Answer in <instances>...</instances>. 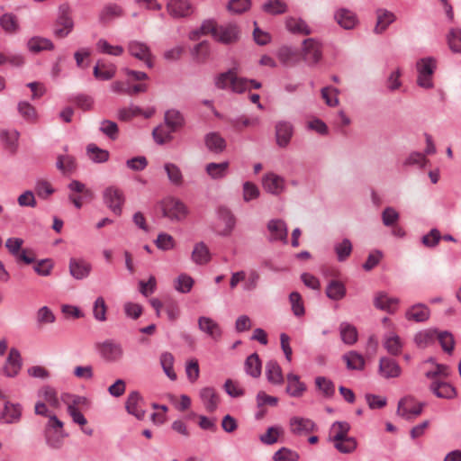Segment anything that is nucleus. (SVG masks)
Segmentation results:
<instances>
[{
    "mask_svg": "<svg viewBox=\"0 0 461 461\" xmlns=\"http://www.w3.org/2000/svg\"><path fill=\"white\" fill-rule=\"evenodd\" d=\"M448 375V367L445 365H436L434 369L427 371L425 374L427 378L432 380L429 388L438 398L453 399L456 396V388L449 383L439 379V377H447Z\"/></svg>",
    "mask_w": 461,
    "mask_h": 461,
    "instance_id": "f257e3e1",
    "label": "nucleus"
},
{
    "mask_svg": "<svg viewBox=\"0 0 461 461\" xmlns=\"http://www.w3.org/2000/svg\"><path fill=\"white\" fill-rule=\"evenodd\" d=\"M437 69V59L433 57H425L416 62L417 85L426 90L434 87L433 75Z\"/></svg>",
    "mask_w": 461,
    "mask_h": 461,
    "instance_id": "f03ea898",
    "label": "nucleus"
},
{
    "mask_svg": "<svg viewBox=\"0 0 461 461\" xmlns=\"http://www.w3.org/2000/svg\"><path fill=\"white\" fill-rule=\"evenodd\" d=\"M214 83L220 89L230 90L237 94L247 91L249 86L248 79L239 77L232 69L219 74L215 77Z\"/></svg>",
    "mask_w": 461,
    "mask_h": 461,
    "instance_id": "7ed1b4c3",
    "label": "nucleus"
},
{
    "mask_svg": "<svg viewBox=\"0 0 461 461\" xmlns=\"http://www.w3.org/2000/svg\"><path fill=\"white\" fill-rule=\"evenodd\" d=\"M68 5H61L59 8V15L55 23L53 34L55 37L64 39L73 31L75 23L71 16Z\"/></svg>",
    "mask_w": 461,
    "mask_h": 461,
    "instance_id": "20e7f679",
    "label": "nucleus"
},
{
    "mask_svg": "<svg viewBox=\"0 0 461 461\" xmlns=\"http://www.w3.org/2000/svg\"><path fill=\"white\" fill-rule=\"evenodd\" d=\"M129 53L135 59L143 61L148 68L153 67V55L149 46L140 41L132 40L127 44Z\"/></svg>",
    "mask_w": 461,
    "mask_h": 461,
    "instance_id": "39448f33",
    "label": "nucleus"
},
{
    "mask_svg": "<svg viewBox=\"0 0 461 461\" xmlns=\"http://www.w3.org/2000/svg\"><path fill=\"white\" fill-rule=\"evenodd\" d=\"M163 215L170 220L182 221L187 215V208L178 199L167 198L162 203Z\"/></svg>",
    "mask_w": 461,
    "mask_h": 461,
    "instance_id": "423d86ee",
    "label": "nucleus"
},
{
    "mask_svg": "<svg viewBox=\"0 0 461 461\" xmlns=\"http://www.w3.org/2000/svg\"><path fill=\"white\" fill-rule=\"evenodd\" d=\"M104 203L116 215H121L124 195L121 189L108 186L103 193Z\"/></svg>",
    "mask_w": 461,
    "mask_h": 461,
    "instance_id": "0eeeda50",
    "label": "nucleus"
},
{
    "mask_svg": "<svg viewBox=\"0 0 461 461\" xmlns=\"http://www.w3.org/2000/svg\"><path fill=\"white\" fill-rule=\"evenodd\" d=\"M23 366V359L20 351L16 348L9 350L8 356L1 368V373L6 377H15Z\"/></svg>",
    "mask_w": 461,
    "mask_h": 461,
    "instance_id": "6e6552de",
    "label": "nucleus"
},
{
    "mask_svg": "<svg viewBox=\"0 0 461 461\" xmlns=\"http://www.w3.org/2000/svg\"><path fill=\"white\" fill-rule=\"evenodd\" d=\"M268 240L270 242H288V228L286 223L280 219H272L267 225Z\"/></svg>",
    "mask_w": 461,
    "mask_h": 461,
    "instance_id": "1a4fd4ad",
    "label": "nucleus"
},
{
    "mask_svg": "<svg viewBox=\"0 0 461 461\" xmlns=\"http://www.w3.org/2000/svg\"><path fill=\"white\" fill-rule=\"evenodd\" d=\"M322 57L321 44L315 39L309 38L303 42V58L309 65L317 64Z\"/></svg>",
    "mask_w": 461,
    "mask_h": 461,
    "instance_id": "9d476101",
    "label": "nucleus"
},
{
    "mask_svg": "<svg viewBox=\"0 0 461 461\" xmlns=\"http://www.w3.org/2000/svg\"><path fill=\"white\" fill-rule=\"evenodd\" d=\"M166 8L168 14L175 19L188 17L194 11L190 0H167Z\"/></svg>",
    "mask_w": 461,
    "mask_h": 461,
    "instance_id": "9b49d317",
    "label": "nucleus"
},
{
    "mask_svg": "<svg viewBox=\"0 0 461 461\" xmlns=\"http://www.w3.org/2000/svg\"><path fill=\"white\" fill-rule=\"evenodd\" d=\"M423 405L411 397H404L399 401L397 414L405 420H412L422 411Z\"/></svg>",
    "mask_w": 461,
    "mask_h": 461,
    "instance_id": "f8f14e48",
    "label": "nucleus"
},
{
    "mask_svg": "<svg viewBox=\"0 0 461 461\" xmlns=\"http://www.w3.org/2000/svg\"><path fill=\"white\" fill-rule=\"evenodd\" d=\"M98 350L101 357L109 362H116L122 359L123 348L119 342L107 339L98 345Z\"/></svg>",
    "mask_w": 461,
    "mask_h": 461,
    "instance_id": "ddd939ff",
    "label": "nucleus"
},
{
    "mask_svg": "<svg viewBox=\"0 0 461 461\" xmlns=\"http://www.w3.org/2000/svg\"><path fill=\"white\" fill-rule=\"evenodd\" d=\"M289 428L291 433L298 437L306 436L317 429V426L313 420L299 416H294L290 419Z\"/></svg>",
    "mask_w": 461,
    "mask_h": 461,
    "instance_id": "4468645a",
    "label": "nucleus"
},
{
    "mask_svg": "<svg viewBox=\"0 0 461 461\" xmlns=\"http://www.w3.org/2000/svg\"><path fill=\"white\" fill-rule=\"evenodd\" d=\"M399 304L400 299L398 297L390 296L385 292H377L374 296L375 307L391 314L398 310Z\"/></svg>",
    "mask_w": 461,
    "mask_h": 461,
    "instance_id": "2eb2a0df",
    "label": "nucleus"
},
{
    "mask_svg": "<svg viewBox=\"0 0 461 461\" xmlns=\"http://www.w3.org/2000/svg\"><path fill=\"white\" fill-rule=\"evenodd\" d=\"M378 374L384 379L397 378L402 375V368L394 359L383 357L379 359Z\"/></svg>",
    "mask_w": 461,
    "mask_h": 461,
    "instance_id": "dca6fc26",
    "label": "nucleus"
},
{
    "mask_svg": "<svg viewBox=\"0 0 461 461\" xmlns=\"http://www.w3.org/2000/svg\"><path fill=\"white\" fill-rule=\"evenodd\" d=\"M23 244V240L21 238H9L5 241L6 249L17 260L23 261L26 264H31L35 258L33 256L28 255L25 249H21Z\"/></svg>",
    "mask_w": 461,
    "mask_h": 461,
    "instance_id": "f3484780",
    "label": "nucleus"
},
{
    "mask_svg": "<svg viewBox=\"0 0 461 461\" xmlns=\"http://www.w3.org/2000/svg\"><path fill=\"white\" fill-rule=\"evenodd\" d=\"M334 20L345 30H353L358 23L356 13L348 8H339L334 12Z\"/></svg>",
    "mask_w": 461,
    "mask_h": 461,
    "instance_id": "a211bd4d",
    "label": "nucleus"
},
{
    "mask_svg": "<svg viewBox=\"0 0 461 461\" xmlns=\"http://www.w3.org/2000/svg\"><path fill=\"white\" fill-rule=\"evenodd\" d=\"M70 275L77 280L86 278L91 271L92 265L84 258H71L68 264Z\"/></svg>",
    "mask_w": 461,
    "mask_h": 461,
    "instance_id": "6ab92c4d",
    "label": "nucleus"
},
{
    "mask_svg": "<svg viewBox=\"0 0 461 461\" xmlns=\"http://www.w3.org/2000/svg\"><path fill=\"white\" fill-rule=\"evenodd\" d=\"M264 189L272 194L278 195L284 192L285 188V181L284 177L275 174L268 173L262 179Z\"/></svg>",
    "mask_w": 461,
    "mask_h": 461,
    "instance_id": "aec40b11",
    "label": "nucleus"
},
{
    "mask_svg": "<svg viewBox=\"0 0 461 461\" xmlns=\"http://www.w3.org/2000/svg\"><path fill=\"white\" fill-rule=\"evenodd\" d=\"M294 134V127L288 121H279L276 124V143L281 148H285L291 141Z\"/></svg>",
    "mask_w": 461,
    "mask_h": 461,
    "instance_id": "412c9836",
    "label": "nucleus"
},
{
    "mask_svg": "<svg viewBox=\"0 0 461 461\" xmlns=\"http://www.w3.org/2000/svg\"><path fill=\"white\" fill-rule=\"evenodd\" d=\"M143 399L137 391H133L129 393L125 408L128 413L133 415L138 420H143L145 416V411L142 408Z\"/></svg>",
    "mask_w": 461,
    "mask_h": 461,
    "instance_id": "4be33fe9",
    "label": "nucleus"
},
{
    "mask_svg": "<svg viewBox=\"0 0 461 461\" xmlns=\"http://www.w3.org/2000/svg\"><path fill=\"white\" fill-rule=\"evenodd\" d=\"M199 330L209 336L214 340H219L221 337L222 331L218 322L213 319L206 316L198 318Z\"/></svg>",
    "mask_w": 461,
    "mask_h": 461,
    "instance_id": "5701e85b",
    "label": "nucleus"
},
{
    "mask_svg": "<svg viewBox=\"0 0 461 461\" xmlns=\"http://www.w3.org/2000/svg\"><path fill=\"white\" fill-rule=\"evenodd\" d=\"M217 213L220 223L223 225L222 228L218 230V234L221 236L230 235L236 224L234 215L229 209L224 207L219 208Z\"/></svg>",
    "mask_w": 461,
    "mask_h": 461,
    "instance_id": "b1692460",
    "label": "nucleus"
},
{
    "mask_svg": "<svg viewBox=\"0 0 461 461\" xmlns=\"http://www.w3.org/2000/svg\"><path fill=\"white\" fill-rule=\"evenodd\" d=\"M287 385L285 392L291 397L300 398L307 390L306 384L301 381L300 376L294 373L286 375Z\"/></svg>",
    "mask_w": 461,
    "mask_h": 461,
    "instance_id": "393cba45",
    "label": "nucleus"
},
{
    "mask_svg": "<svg viewBox=\"0 0 461 461\" xmlns=\"http://www.w3.org/2000/svg\"><path fill=\"white\" fill-rule=\"evenodd\" d=\"M383 345L390 355L398 356L402 353L404 343L394 331H388L384 335Z\"/></svg>",
    "mask_w": 461,
    "mask_h": 461,
    "instance_id": "a878e982",
    "label": "nucleus"
},
{
    "mask_svg": "<svg viewBox=\"0 0 461 461\" xmlns=\"http://www.w3.org/2000/svg\"><path fill=\"white\" fill-rule=\"evenodd\" d=\"M404 316L409 321L424 322L429 320L430 311L427 305L416 303L406 310Z\"/></svg>",
    "mask_w": 461,
    "mask_h": 461,
    "instance_id": "bb28decb",
    "label": "nucleus"
},
{
    "mask_svg": "<svg viewBox=\"0 0 461 461\" xmlns=\"http://www.w3.org/2000/svg\"><path fill=\"white\" fill-rule=\"evenodd\" d=\"M375 14L376 23L374 32L375 34H382L395 21L396 16L393 12L386 9H378Z\"/></svg>",
    "mask_w": 461,
    "mask_h": 461,
    "instance_id": "cd10ccee",
    "label": "nucleus"
},
{
    "mask_svg": "<svg viewBox=\"0 0 461 461\" xmlns=\"http://www.w3.org/2000/svg\"><path fill=\"white\" fill-rule=\"evenodd\" d=\"M239 32L237 25L232 23L218 26L214 39L225 44L231 43L238 40Z\"/></svg>",
    "mask_w": 461,
    "mask_h": 461,
    "instance_id": "c85d7f7f",
    "label": "nucleus"
},
{
    "mask_svg": "<svg viewBox=\"0 0 461 461\" xmlns=\"http://www.w3.org/2000/svg\"><path fill=\"white\" fill-rule=\"evenodd\" d=\"M35 325L38 330H41L56 321V315L48 306L40 307L34 316Z\"/></svg>",
    "mask_w": 461,
    "mask_h": 461,
    "instance_id": "c756f323",
    "label": "nucleus"
},
{
    "mask_svg": "<svg viewBox=\"0 0 461 461\" xmlns=\"http://www.w3.org/2000/svg\"><path fill=\"white\" fill-rule=\"evenodd\" d=\"M22 415V407L20 404H14L7 402L5 404L4 411L0 414V420L3 423L11 424L17 422Z\"/></svg>",
    "mask_w": 461,
    "mask_h": 461,
    "instance_id": "7c9ffc66",
    "label": "nucleus"
},
{
    "mask_svg": "<svg viewBox=\"0 0 461 461\" xmlns=\"http://www.w3.org/2000/svg\"><path fill=\"white\" fill-rule=\"evenodd\" d=\"M230 163L223 161L221 163L210 162L205 166V172L212 180L223 179L229 172Z\"/></svg>",
    "mask_w": 461,
    "mask_h": 461,
    "instance_id": "2f4dec72",
    "label": "nucleus"
},
{
    "mask_svg": "<svg viewBox=\"0 0 461 461\" xmlns=\"http://www.w3.org/2000/svg\"><path fill=\"white\" fill-rule=\"evenodd\" d=\"M266 376L272 384L280 385L284 383L282 368L275 360H270L266 364Z\"/></svg>",
    "mask_w": 461,
    "mask_h": 461,
    "instance_id": "473e14b6",
    "label": "nucleus"
},
{
    "mask_svg": "<svg viewBox=\"0 0 461 461\" xmlns=\"http://www.w3.org/2000/svg\"><path fill=\"white\" fill-rule=\"evenodd\" d=\"M201 401L207 411H214L219 403L218 396L212 387H204L199 393Z\"/></svg>",
    "mask_w": 461,
    "mask_h": 461,
    "instance_id": "72a5a7b5",
    "label": "nucleus"
},
{
    "mask_svg": "<svg viewBox=\"0 0 461 461\" xmlns=\"http://www.w3.org/2000/svg\"><path fill=\"white\" fill-rule=\"evenodd\" d=\"M164 171L169 183L175 186H182L184 184V176L181 168L175 163L166 162L163 166Z\"/></svg>",
    "mask_w": 461,
    "mask_h": 461,
    "instance_id": "f704fd0d",
    "label": "nucleus"
},
{
    "mask_svg": "<svg viewBox=\"0 0 461 461\" xmlns=\"http://www.w3.org/2000/svg\"><path fill=\"white\" fill-rule=\"evenodd\" d=\"M191 258L196 265H205L211 260V253L207 245L203 242H197L194 246Z\"/></svg>",
    "mask_w": 461,
    "mask_h": 461,
    "instance_id": "c9c22d12",
    "label": "nucleus"
},
{
    "mask_svg": "<svg viewBox=\"0 0 461 461\" xmlns=\"http://www.w3.org/2000/svg\"><path fill=\"white\" fill-rule=\"evenodd\" d=\"M207 149L216 154L221 153L226 148V140L217 132H210L204 138Z\"/></svg>",
    "mask_w": 461,
    "mask_h": 461,
    "instance_id": "e433bc0d",
    "label": "nucleus"
},
{
    "mask_svg": "<svg viewBox=\"0 0 461 461\" xmlns=\"http://www.w3.org/2000/svg\"><path fill=\"white\" fill-rule=\"evenodd\" d=\"M38 396L43 400V402L47 403L52 408L58 409L60 407L58 392L55 388L50 385L41 387L38 392Z\"/></svg>",
    "mask_w": 461,
    "mask_h": 461,
    "instance_id": "4c0bfd02",
    "label": "nucleus"
},
{
    "mask_svg": "<svg viewBox=\"0 0 461 461\" xmlns=\"http://www.w3.org/2000/svg\"><path fill=\"white\" fill-rule=\"evenodd\" d=\"M244 369L248 375L258 378L261 375L262 365L257 353L249 356L244 363Z\"/></svg>",
    "mask_w": 461,
    "mask_h": 461,
    "instance_id": "58836bf2",
    "label": "nucleus"
},
{
    "mask_svg": "<svg viewBox=\"0 0 461 461\" xmlns=\"http://www.w3.org/2000/svg\"><path fill=\"white\" fill-rule=\"evenodd\" d=\"M0 26L5 33L14 34L19 32L20 25L16 15L5 13L0 17Z\"/></svg>",
    "mask_w": 461,
    "mask_h": 461,
    "instance_id": "ea45409f",
    "label": "nucleus"
},
{
    "mask_svg": "<svg viewBox=\"0 0 461 461\" xmlns=\"http://www.w3.org/2000/svg\"><path fill=\"white\" fill-rule=\"evenodd\" d=\"M123 14L122 8L115 4L105 5L99 14V20L103 23H110L111 21L121 17Z\"/></svg>",
    "mask_w": 461,
    "mask_h": 461,
    "instance_id": "a19ab883",
    "label": "nucleus"
},
{
    "mask_svg": "<svg viewBox=\"0 0 461 461\" xmlns=\"http://www.w3.org/2000/svg\"><path fill=\"white\" fill-rule=\"evenodd\" d=\"M164 119L167 126L171 129V131H177L185 124L184 116L176 109L167 111Z\"/></svg>",
    "mask_w": 461,
    "mask_h": 461,
    "instance_id": "79ce46f5",
    "label": "nucleus"
},
{
    "mask_svg": "<svg viewBox=\"0 0 461 461\" xmlns=\"http://www.w3.org/2000/svg\"><path fill=\"white\" fill-rule=\"evenodd\" d=\"M347 290L344 284L338 280H331L326 287V295L333 300L339 301L346 295Z\"/></svg>",
    "mask_w": 461,
    "mask_h": 461,
    "instance_id": "37998d69",
    "label": "nucleus"
},
{
    "mask_svg": "<svg viewBox=\"0 0 461 461\" xmlns=\"http://www.w3.org/2000/svg\"><path fill=\"white\" fill-rule=\"evenodd\" d=\"M286 29L293 33H300L308 35L312 32L310 27L301 18L288 17L285 20Z\"/></svg>",
    "mask_w": 461,
    "mask_h": 461,
    "instance_id": "c03bdc74",
    "label": "nucleus"
},
{
    "mask_svg": "<svg viewBox=\"0 0 461 461\" xmlns=\"http://www.w3.org/2000/svg\"><path fill=\"white\" fill-rule=\"evenodd\" d=\"M436 336L437 330H423L415 334L414 342L419 348H425L434 343Z\"/></svg>",
    "mask_w": 461,
    "mask_h": 461,
    "instance_id": "a18cd8bd",
    "label": "nucleus"
},
{
    "mask_svg": "<svg viewBox=\"0 0 461 461\" xmlns=\"http://www.w3.org/2000/svg\"><path fill=\"white\" fill-rule=\"evenodd\" d=\"M339 332L342 341L348 345H353L357 340V330L355 326L348 322H341L339 325Z\"/></svg>",
    "mask_w": 461,
    "mask_h": 461,
    "instance_id": "49530a36",
    "label": "nucleus"
},
{
    "mask_svg": "<svg viewBox=\"0 0 461 461\" xmlns=\"http://www.w3.org/2000/svg\"><path fill=\"white\" fill-rule=\"evenodd\" d=\"M262 10L271 15H279L286 13L287 5L283 0H266Z\"/></svg>",
    "mask_w": 461,
    "mask_h": 461,
    "instance_id": "de8ad7c7",
    "label": "nucleus"
},
{
    "mask_svg": "<svg viewBox=\"0 0 461 461\" xmlns=\"http://www.w3.org/2000/svg\"><path fill=\"white\" fill-rule=\"evenodd\" d=\"M174 356L170 352H163L160 355V365L166 375L172 381L176 379V374L174 371Z\"/></svg>",
    "mask_w": 461,
    "mask_h": 461,
    "instance_id": "09e8293b",
    "label": "nucleus"
},
{
    "mask_svg": "<svg viewBox=\"0 0 461 461\" xmlns=\"http://www.w3.org/2000/svg\"><path fill=\"white\" fill-rule=\"evenodd\" d=\"M347 367L351 370H362L365 366L363 356L356 351H350L343 356Z\"/></svg>",
    "mask_w": 461,
    "mask_h": 461,
    "instance_id": "8fccbe9b",
    "label": "nucleus"
},
{
    "mask_svg": "<svg viewBox=\"0 0 461 461\" xmlns=\"http://www.w3.org/2000/svg\"><path fill=\"white\" fill-rule=\"evenodd\" d=\"M45 441L49 447L59 449L63 446L64 438L68 437L65 431L44 432Z\"/></svg>",
    "mask_w": 461,
    "mask_h": 461,
    "instance_id": "3c124183",
    "label": "nucleus"
},
{
    "mask_svg": "<svg viewBox=\"0 0 461 461\" xmlns=\"http://www.w3.org/2000/svg\"><path fill=\"white\" fill-rule=\"evenodd\" d=\"M94 76L99 80L112 79L116 74V67L114 65H100L97 63L94 67Z\"/></svg>",
    "mask_w": 461,
    "mask_h": 461,
    "instance_id": "603ef678",
    "label": "nucleus"
},
{
    "mask_svg": "<svg viewBox=\"0 0 461 461\" xmlns=\"http://www.w3.org/2000/svg\"><path fill=\"white\" fill-rule=\"evenodd\" d=\"M28 49L32 52L50 50L54 49L52 41L47 38L33 37L27 43Z\"/></svg>",
    "mask_w": 461,
    "mask_h": 461,
    "instance_id": "864d4df0",
    "label": "nucleus"
},
{
    "mask_svg": "<svg viewBox=\"0 0 461 461\" xmlns=\"http://www.w3.org/2000/svg\"><path fill=\"white\" fill-rule=\"evenodd\" d=\"M19 114L27 122H34L38 119L36 109L27 101H21L17 104Z\"/></svg>",
    "mask_w": 461,
    "mask_h": 461,
    "instance_id": "5fc2aeb1",
    "label": "nucleus"
},
{
    "mask_svg": "<svg viewBox=\"0 0 461 461\" xmlns=\"http://www.w3.org/2000/svg\"><path fill=\"white\" fill-rule=\"evenodd\" d=\"M96 49L99 52L111 56H121L124 51L122 46L111 45L105 39H99L97 41Z\"/></svg>",
    "mask_w": 461,
    "mask_h": 461,
    "instance_id": "6e6d98bb",
    "label": "nucleus"
},
{
    "mask_svg": "<svg viewBox=\"0 0 461 461\" xmlns=\"http://www.w3.org/2000/svg\"><path fill=\"white\" fill-rule=\"evenodd\" d=\"M89 158L95 163H104L109 158V152L106 149L98 148L95 144H89L86 148Z\"/></svg>",
    "mask_w": 461,
    "mask_h": 461,
    "instance_id": "4d7b16f0",
    "label": "nucleus"
},
{
    "mask_svg": "<svg viewBox=\"0 0 461 461\" xmlns=\"http://www.w3.org/2000/svg\"><path fill=\"white\" fill-rule=\"evenodd\" d=\"M334 250L339 262L345 261L352 252V243L348 239H344L334 245Z\"/></svg>",
    "mask_w": 461,
    "mask_h": 461,
    "instance_id": "13d9d810",
    "label": "nucleus"
},
{
    "mask_svg": "<svg viewBox=\"0 0 461 461\" xmlns=\"http://www.w3.org/2000/svg\"><path fill=\"white\" fill-rule=\"evenodd\" d=\"M350 426L346 421H336L330 428L331 440H340L343 438H347L349 431Z\"/></svg>",
    "mask_w": 461,
    "mask_h": 461,
    "instance_id": "bf43d9fd",
    "label": "nucleus"
},
{
    "mask_svg": "<svg viewBox=\"0 0 461 461\" xmlns=\"http://www.w3.org/2000/svg\"><path fill=\"white\" fill-rule=\"evenodd\" d=\"M56 167L64 174H70L76 169V160L72 156L61 155L58 157Z\"/></svg>",
    "mask_w": 461,
    "mask_h": 461,
    "instance_id": "052dcab7",
    "label": "nucleus"
},
{
    "mask_svg": "<svg viewBox=\"0 0 461 461\" xmlns=\"http://www.w3.org/2000/svg\"><path fill=\"white\" fill-rule=\"evenodd\" d=\"M447 40L449 49L454 53H461V29H450Z\"/></svg>",
    "mask_w": 461,
    "mask_h": 461,
    "instance_id": "680f3d73",
    "label": "nucleus"
},
{
    "mask_svg": "<svg viewBox=\"0 0 461 461\" xmlns=\"http://www.w3.org/2000/svg\"><path fill=\"white\" fill-rule=\"evenodd\" d=\"M107 305L104 297L99 296L93 304V316L97 321L104 322L106 321Z\"/></svg>",
    "mask_w": 461,
    "mask_h": 461,
    "instance_id": "e2e57ef3",
    "label": "nucleus"
},
{
    "mask_svg": "<svg viewBox=\"0 0 461 461\" xmlns=\"http://www.w3.org/2000/svg\"><path fill=\"white\" fill-rule=\"evenodd\" d=\"M229 122L234 130L240 131L246 127L258 125L259 123V120L258 118L249 119L242 115L235 118H230Z\"/></svg>",
    "mask_w": 461,
    "mask_h": 461,
    "instance_id": "0e129e2a",
    "label": "nucleus"
},
{
    "mask_svg": "<svg viewBox=\"0 0 461 461\" xmlns=\"http://www.w3.org/2000/svg\"><path fill=\"white\" fill-rule=\"evenodd\" d=\"M436 339L438 340L442 349L447 353H451L454 349L455 340L453 335L448 331H438Z\"/></svg>",
    "mask_w": 461,
    "mask_h": 461,
    "instance_id": "69168bd1",
    "label": "nucleus"
},
{
    "mask_svg": "<svg viewBox=\"0 0 461 461\" xmlns=\"http://www.w3.org/2000/svg\"><path fill=\"white\" fill-rule=\"evenodd\" d=\"M334 447L340 453H351L357 447V441L352 437L343 438L340 440H334Z\"/></svg>",
    "mask_w": 461,
    "mask_h": 461,
    "instance_id": "338daca9",
    "label": "nucleus"
},
{
    "mask_svg": "<svg viewBox=\"0 0 461 461\" xmlns=\"http://www.w3.org/2000/svg\"><path fill=\"white\" fill-rule=\"evenodd\" d=\"M299 458L300 456L297 452L287 447L280 448L273 456L274 461H298Z\"/></svg>",
    "mask_w": 461,
    "mask_h": 461,
    "instance_id": "774afa93",
    "label": "nucleus"
}]
</instances>
